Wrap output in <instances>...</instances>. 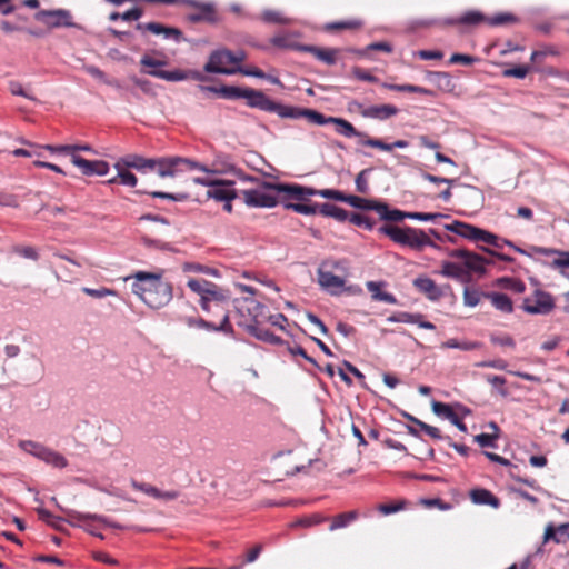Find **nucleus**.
<instances>
[{"label": "nucleus", "mask_w": 569, "mask_h": 569, "mask_svg": "<svg viewBox=\"0 0 569 569\" xmlns=\"http://www.w3.org/2000/svg\"><path fill=\"white\" fill-rule=\"evenodd\" d=\"M301 118H305L309 123L318 126L335 124L337 133L347 138L357 137L359 138L360 144L377 148L382 151L390 152L395 148L405 149L409 146L406 140H396L392 143H386L380 139L371 138L367 133L358 131L351 122L343 118L327 117L313 109L302 108Z\"/></svg>", "instance_id": "f257e3e1"}, {"label": "nucleus", "mask_w": 569, "mask_h": 569, "mask_svg": "<svg viewBox=\"0 0 569 569\" xmlns=\"http://www.w3.org/2000/svg\"><path fill=\"white\" fill-rule=\"evenodd\" d=\"M122 163L127 168L138 171H157L161 178L176 177L181 172L200 170L210 172L203 164L181 157H164L158 159H147L137 154H129L122 158Z\"/></svg>", "instance_id": "f03ea898"}, {"label": "nucleus", "mask_w": 569, "mask_h": 569, "mask_svg": "<svg viewBox=\"0 0 569 569\" xmlns=\"http://www.w3.org/2000/svg\"><path fill=\"white\" fill-rule=\"evenodd\" d=\"M132 278V291L150 308L159 309L172 299V287L163 281L161 276L152 272L139 271Z\"/></svg>", "instance_id": "7ed1b4c3"}, {"label": "nucleus", "mask_w": 569, "mask_h": 569, "mask_svg": "<svg viewBox=\"0 0 569 569\" xmlns=\"http://www.w3.org/2000/svg\"><path fill=\"white\" fill-rule=\"evenodd\" d=\"M187 287L199 296V305L201 309L210 313L213 309L223 318L224 313L229 315L230 291L210 282L203 278L189 277Z\"/></svg>", "instance_id": "20e7f679"}, {"label": "nucleus", "mask_w": 569, "mask_h": 569, "mask_svg": "<svg viewBox=\"0 0 569 569\" xmlns=\"http://www.w3.org/2000/svg\"><path fill=\"white\" fill-rule=\"evenodd\" d=\"M293 183H272L258 181L254 187L240 191V198L248 207L273 208L286 200H295L287 189Z\"/></svg>", "instance_id": "39448f33"}, {"label": "nucleus", "mask_w": 569, "mask_h": 569, "mask_svg": "<svg viewBox=\"0 0 569 569\" xmlns=\"http://www.w3.org/2000/svg\"><path fill=\"white\" fill-rule=\"evenodd\" d=\"M449 256L451 258L461 260L462 266L450 261H443L440 273L445 277L453 279H461L463 276L471 271L483 273L485 266L489 263V260L482 256L466 249H455L449 253Z\"/></svg>", "instance_id": "423d86ee"}, {"label": "nucleus", "mask_w": 569, "mask_h": 569, "mask_svg": "<svg viewBox=\"0 0 569 569\" xmlns=\"http://www.w3.org/2000/svg\"><path fill=\"white\" fill-rule=\"evenodd\" d=\"M379 232L389 237L393 242L413 250L420 251L427 246L435 247L433 241L421 229L383 224L379 228Z\"/></svg>", "instance_id": "0eeeda50"}, {"label": "nucleus", "mask_w": 569, "mask_h": 569, "mask_svg": "<svg viewBox=\"0 0 569 569\" xmlns=\"http://www.w3.org/2000/svg\"><path fill=\"white\" fill-rule=\"evenodd\" d=\"M244 99H247V104L249 107L257 108L266 112L277 113L280 118H301V107L287 106L273 101L260 90L248 88Z\"/></svg>", "instance_id": "6e6552de"}, {"label": "nucleus", "mask_w": 569, "mask_h": 569, "mask_svg": "<svg viewBox=\"0 0 569 569\" xmlns=\"http://www.w3.org/2000/svg\"><path fill=\"white\" fill-rule=\"evenodd\" d=\"M446 228L447 230L472 241H482L498 249H501L503 244H507L512 247L516 251L522 254L525 253L522 249L513 246L510 241L500 240L498 236L466 222L455 221L453 223L446 226Z\"/></svg>", "instance_id": "1a4fd4ad"}, {"label": "nucleus", "mask_w": 569, "mask_h": 569, "mask_svg": "<svg viewBox=\"0 0 569 569\" xmlns=\"http://www.w3.org/2000/svg\"><path fill=\"white\" fill-rule=\"evenodd\" d=\"M141 66L152 68V70H148L147 72L153 77L159 79H163L167 81H182V80H197L203 81L204 76L197 70H180L176 69L172 71L158 70V67L166 66L167 62L163 60H157L152 57L144 54L140 60Z\"/></svg>", "instance_id": "9d476101"}, {"label": "nucleus", "mask_w": 569, "mask_h": 569, "mask_svg": "<svg viewBox=\"0 0 569 569\" xmlns=\"http://www.w3.org/2000/svg\"><path fill=\"white\" fill-rule=\"evenodd\" d=\"M555 306L553 297L540 289H536L522 302V309L530 315H549L555 309Z\"/></svg>", "instance_id": "9b49d317"}, {"label": "nucleus", "mask_w": 569, "mask_h": 569, "mask_svg": "<svg viewBox=\"0 0 569 569\" xmlns=\"http://www.w3.org/2000/svg\"><path fill=\"white\" fill-rule=\"evenodd\" d=\"M194 182L202 186H208L207 191L208 198L214 199L216 201L223 202L226 200H233L240 197L233 189V181L229 180H207L204 178H196Z\"/></svg>", "instance_id": "f8f14e48"}, {"label": "nucleus", "mask_w": 569, "mask_h": 569, "mask_svg": "<svg viewBox=\"0 0 569 569\" xmlns=\"http://www.w3.org/2000/svg\"><path fill=\"white\" fill-rule=\"evenodd\" d=\"M287 191L290 192V196L293 197L297 201H309V198L312 196H320L326 199L336 200L345 202L346 194L340 190L335 189H315L311 187H305L297 183H293L292 188H288Z\"/></svg>", "instance_id": "ddd939ff"}, {"label": "nucleus", "mask_w": 569, "mask_h": 569, "mask_svg": "<svg viewBox=\"0 0 569 569\" xmlns=\"http://www.w3.org/2000/svg\"><path fill=\"white\" fill-rule=\"evenodd\" d=\"M340 261H326L318 269V282L319 284L329 290L330 292H336L345 286V280L333 274L335 269H339Z\"/></svg>", "instance_id": "4468645a"}, {"label": "nucleus", "mask_w": 569, "mask_h": 569, "mask_svg": "<svg viewBox=\"0 0 569 569\" xmlns=\"http://www.w3.org/2000/svg\"><path fill=\"white\" fill-rule=\"evenodd\" d=\"M234 64L233 52L229 50H217L210 54L208 62L204 64V71L210 73L232 74L236 69L228 66Z\"/></svg>", "instance_id": "2eb2a0df"}, {"label": "nucleus", "mask_w": 569, "mask_h": 569, "mask_svg": "<svg viewBox=\"0 0 569 569\" xmlns=\"http://www.w3.org/2000/svg\"><path fill=\"white\" fill-rule=\"evenodd\" d=\"M64 513H67L68 518H70V520H68V523L72 525V526H83V527H86L87 531H89V533H91L100 539H102V535L93 531V529H91L89 522L97 521V522L103 523L106 526H110L112 528H119L118 525H111L108 522V520L106 518H103L102 516L96 515V513H82V512H78V511H74L71 509H64Z\"/></svg>", "instance_id": "dca6fc26"}, {"label": "nucleus", "mask_w": 569, "mask_h": 569, "mask_svg": "<svg viewBox=\"0 0 569 569\" xmlns=\"http://www.w3.org/2000/svg\"><path fill=\"white\" fill-rule=\"evenodd\" d=\"M36 20L44 23L48 28L72 27V17L69 11L58 10H40L34 14Z\"/></svg>", "instance_id": "f3484780"}, {"label": "nucleus", "mask_w": 569, "mask_h": 569, "mask_svg": "<svg viewBox=\"0 0 569 569\" xmlns=\"http://www.w3.org/2000/svg\"><path fill=\"white\" fill-rule=\"evenodd\" d=\"M183 321L190 328L204 329L208 331H222L224 333L232 332V326L229 320V315L227 313H224L219 323L207 321L198 317H186L183 318Z\"/></svg>", "instance_id": "a211bd4d"}, {"label": "nucleus", "mask_w": 569, "mask_h": 569, "mask_svg": "<svg viewBox=\"0 0 569 569\" xmlns=\"http://www.w3.org/2000/svg\"><path fill=\"white\" fill-rule=\"evenodd\" d=\"M72 163L84 176H106L109 172V163L103 160H87L78 154H72Z\"/></svg>", "instance_id": "6ab92c4d"}, {"label": "nucleus", "mask_w": 569, "mask_h": 569, "mask_svg": "<svg viewBox=\"0 0 569 569\" xmlns=\"http://www.w3.org/2000/svg\"><path fill=\"white\" fill-rule=\"evenodd\" d=\"M413 287L429 300L438 301L443 297V290L431 278L420 276L413 280Z\"/></svg>", "instance_id": "aec40b11"}, {"label": "nucleus", "mask_w": 569, "mask_h": 569, "mask_svg": "<svg viewBox=\"0 0 569 569\" xmlns=\"http://www.w3.org/2000/svg\"><path fill=\"white\" fill-rule=\"evenodd\" d=\"M136 29L139 31H149L158 36L162 34L164 38H172L177 42H180L182 39V32L180 29L167 27L159 22L138 23Z\"/></svg>", "instance_id": "412c9836"}, {"label": "nucleus", "mask_w": 569, "mask_h": 569, "mask_svg": "<svg viewBox=\"0 0 569 569\" xmlns=\"http://www.w3.org/2000/svg\"><path fill=\"white\" fill-rule=\"evenodd\" d=\"M132 488L153 498L161 501H173L177 498L180 497V491L178 490H169V491H162L149 483L144 482H132Z\"/></svg>", "instance_id": "4be33fe9"}, {"label": "nucleus", "mask_w": 569, "mask_h": 569, "mask_svg": "<svg viewBox=\"0 0 569 569\" xmlns=\"http://www.w3.org/2000/svg\"><path fill=\"white\" fill-rule=\"evenodd\" d=\"M431 410H433V413L437 415L438 418L447 421L460 419L457 411L463 415L469 413V410H467L462 405L456 403L452 406L435 400L431 401Z\"/></svg>", "instance_id": "5701e85b"}, {"label": "nucleus", "mask_w": 569, "mask_h": 569, "mask_svg": "<svg viewBox=\"0 0 569 569\" xmlns=\"http://www.w3.org/2000/svg\"><path fill=\"white\" fill-rule=\"evenodd\" d=\"M447 24L450 26H467V27H476L480 23H487V17L477 10H470L465 12L458 18H449L446 20Z\"/></svg>", "instance_id": "b1692460"}, {"label": "nucleus", "mask_w": 569, "mask_h": 569, "mask_svg": "<svg viewBox=\"0 0 569 569\" xmlns=\"http://www.w3.org/2000/svg\"><path fill=\"white\" fill-rule=\"evenodd\" d=\"M301 51L311 53L318 60L325 62L328 66H332L337 62V56L339 50L331 48H320L316 46H301Z\"/></svg>", "instance_id": "393cba45"}, {"label": "nucleus", "mask_w": 569, "mask_h": 569, "mask_svg": "<svg viewBox=\"0 0 569 569\" xmlns=\"http://www.w3.org/2000/svg\"><path fill=\"white\" fill-rule=\"evenodd\" d=\"M399 112L398 108L392 104L371 106L360 110L365 118H373L385 120L396 116Z\"/></svg>", "instance_id": "a878e982"}, {"label": "nucleus", "mask_w": 569, "mask_h": 569, "mask_svg": "<svg viewBox=\"0 0 569 569\" xmlns=\"http://www.w3.org/2000/svg\"><path fill=\"white\" fill-rule=\"evenodd\" d=\"M197 9V12L190 13L188 16V20L191 22H200L206 21L213 23L217 21V14L214 7L210 3H199L196 1V4L192 6Z\"/></svg>", "instance_id": "bb28decb"}, {"label": "nucleus", "mask_w": 569, "mask_h": 569, "mask_svg": "<svg viewBox=\"0 0 569 569\" xmlns=\"http://www.w3.org/2000/svg\"><path fill=\"white\" fill-rule=\"evenodd\" d=\"M426 77L431 83H433L439 90L443 92H451L455 89V83L448 72L428 71Z\"/></svg>", "instance_id": "cd10ccee"}, {"label": "nucleus", "mask_w": 569, "mask_h": 569, "mask_svg": "<svg viewBox=\"0 0 569 569\" xmlns=\"http://www.w3.org/2000/svg\"><path fill=\"white\" fill-rule=\"evenodd\" d=\"M470 500L477 506H491L496 509L500 507V500L487 489H471Z\"/></svg>", "instance_id": "c85d7f7f"}, {"label": "nucleus", "mask_w": 569, "mask_h": 569, "mask_svg": "<svg viewBox=\"0 0 569 569\" xmlns=\"http://www.w3.org/2000/svg\"><path fill=\"white\" fill-rule=\"evenodd\" d=\"M553 540L558 543L569 541V523H561L557 527L548 525L543 532V541Z\"/></svg>", "instance_id": "c756f323"}, {"label": "nucleus", "mask_w": 569, "mask_h": 569, "mask_svg": "<svg viewBox=\"0 0 569 569\" xmlns=\"http://www.w3.org/2000/svg\"><path fill=\"white\" fill-rule=\"evenodd\" d=\"M286 209L292 210L297 213L305 216H313L319 213V206L317 203H308V201L286 200L282 201Z\"/></svg>", "instance_id": "7c9ffc66"}, {"label": "nucleus", "mask_w": 569, "mask_h": 569, "mask_svg": "<svg viewBox=\"0 0 569 569\" xmlns=\"http://www.w3.org/2000/svg\"><path fill=\"white\" fill-rule=\"evenodd\" d=\"M485 298L489 299L492 306L505 313H511L513 311V303L511 299L500 292H487L483 295Z\"/></svg>", "instance_id": "2f4dec72"}, {"label": "nucleus", "mask_w": 569, "mask_h": 569, "mask_svg": "<svg viewBox=\"0 0 569 569\" xmlns=\"http://www.w3.org/2000/svg\"><path fill=\"white\" fill-rule=\"evenodd\" d=\"M199 88L202 91L220 93L223 98H227V99L246 98V93L248 90V88L229 87V86H223L220 89H216L214 87H207V86H200Z\"/></svg>", "instance_id": "473e14b6"}, {"label": "nucleus", "mask_w": 569, "mask_h": 569, "mask_svg": "<svg viewBox=\"0 0 569 569\" xmlns=\"http://www.w3.org/2000/svg\"><path fill=\"white\" fill-rule=\"evenodd\" d=\"M376 212L382 220L395 222L401 221L405 218H408V214H410V212H405L399 209H390L388 204L383 202L378 203Z\"/></svg>", "instance_id": "72a5a7b5"}, {"label": "nucleus", "mask_w": 569, "mask_h": 569, "mask_svg": "<svg viewBox=\"0 0 569 569\" xmlns=\"http://www.w3.org/2000/svg\"><path fill=\"white\" fill-rule=\"evenodd\" d=\"M383 88L398 91V92H412L420 93L429 97H435L436 93L433 90L427 89L425 87L415 86V84H393V83H383Z\"/></svg>", "instance_id": "f704fd0d"}, {"label": "nucleus", "mask_w": 569, "mask_h": 569, "mask_svg": "<svg viewBox=\"0 0 569 569\" xmlns=\"http://www.w3.org/2000/svg\"><path fill=\"white\" fill-rule=\"evenodd\" d=\"M319 213L323 217H331L338 221H346L348 219V212L335 204L331 203H322L319 206Z\"/></svg>", "instance_id": "c9c22d12"}, {"label": "nucleus", "mask_w": 569, "mask_h": 569, "mask_svg": "<svg viewBox=\"0 0 569 569\" xmlns=\"http://www.w3.org/2000/svg\"><path fill=\"white\" fill-rule=\"evenodd\" d=\"M36 458L44 461V463L53 467V468H63L68 465L64 457L61 456V453L49 450L47 452H42L41 455L37 456Z\"/></svg>", "instance_id": "e433bc0d"}, {"label": "nucleus", "mask_w": 569, "mask_h": 569, "mask_svg": "<svg viewBox=\"0 0 569 569\" xmlns=\"http://www.w3.org/2000/svg\"><path fill=\"white\" fill-rule=\"evenodd\" d=\"M345 202L350 204L353 208L362 209V210H373L377 211L378 201L365 199L358 196H347Z\"/></svg>", "instance_id": "4c0bfd02"}, {"label": "nucleus", "mask_w": 569, "mask_h": 569, "mask_svg": "<svg viewBox=\"0 0 569 569\" xmlns=\"http://www.w3.org/2000/svg\"><path fill=\"white\" fill-rule=\"evenodd\" d=\"M357 519V512L350 511V512H343L332 518L331 526H329V530H338L346 528L350 522L356 521Z\"/></svg>", "instance_id": "58836bf2"}, {"label": "nucleus", "mask_w": 569, "mask_h": 569, "mask_svg": "<svg viewBox=\"0 0 569 569\" xmlns=\"http://www.w3.org/2000/svg\"><path fill=\"white\" fill-rule=\"evenodd\" d=\"M518 22V18L510 12H499L492 17H487V23L491 27L513 24Z\"/></svg>", "instance_id": "ea45409f"}, {"label": "nucleus", "mask_w": 569, "mask_h": 569, "mask_svg": "<svg viewBox=\"0 0 569 569\" xmlns=\"http://www.w3.org/2000/svg\"><path fill=\"white\" fill-rule=\"evenodd\" d=\"M368 289L372 293V298L378 301H383L390 305L397 302L396 297L392 293L381 291L379 284L376 282H368Z\"/></svg>", "instance_id": "a19ab883"}, {"label": "nucleus", "mask_w": 569, "mask_h": 569, "mask_svg": "<svg viewBox=\"0 0 569 569\" xmlns=\"http://www.w3.org/2000/svg\"><path fill=\"white\" fill-rule=\"evenodd\" d=\"M23 144L30 146L32 148H36L38 150L46 149L49 150L52 153H63L69 154L72 158V154H74V148L69 147V144H60V146H52V144H46V146H36L27 140H22Z\"/></svg>", "instance_id": "79ce46f5"}, {"label": "nucleus", "mask_w": 569, "mask_h": 569, "mask_svg": "<svg viewBox=\"0 0 569 569\" xmlns=\"http://www.w3.org/2000/svg\"><path fill=\"white\" fill-rule=\"evenodd\" d=\"M536 252L540 253V254H543V256H550V254H553V253H559L561 257L559 259H556L553 260L552 264L553 267H565V268H569V251L567 252H559L557 250H553V249H548V248H536L535 249Z\"/></svg>", "instance_id": "37998d69"}, {"label": "nucleus", "mask_w": 569, "mask_h": 569, "mask_svg": "<svg viewBox=\"0 0 569 569\" xmlns=\"http://www.w3.org/2000/svg\"><path fill=\"white\" fill-rule=\"evenodd\" d=\"M18 447H20L21 450L32 455L34 458L42 452L51 450L32 440H21L18 442Z\"/></svg>", "instance_id": "c03bdc74"}, {"label": "nucleus", "mask_w": 569, "mask_h": 569, "mask_svg": "<svg viewBox=\"0 0 569 569\" xmlns=\"http://www.w3.org/2000/svg\"><path fill=\"white\" fill-rule=\"evenodd\" d=\"M443 348L461 349V350H476L481 347L477 341H459L457 339H449L442 343Z\"/></svg>", "instance_id": "a18cd8bd"}, {"label": "nucleus", "mask_w": 569, "mask_h": 569, "mask_svg": "<svg viewBox=\"0 0 569 569\" xmlns=\"http://www.w3.org/2000/svg\"><path fill=\"white\" fill-rule=\"evenodd\" d=\"M244 301L248 303V310L252 316V319L256 323H259L262 321V319L266 318L263 315L264 306L258 302L254 299H244Z\"/></svg>", "instance_id": "49530a36"}, {"label": "nucleus", "mask_w": 569, "mask_h": 569, "mask_svg": "<svg viewBox=\"0 0 569 569\" xmlns=\"http://www.w3.org/2000/svg\"><path fill=\"white\" fill-rule=\"evenodd\" d=\"M362 23L359 20H348L340 22H331L326 26V30L336 31V30H357L361 28Z\"/></svg>", "instance_id": "de8ad7c7"}, {"label": "nucleus", "mask_w": 569, "mask_h": 569, "mask_svg": "<svg viewBox=\"0 0 569 569\" xmlns=\"http://www.w3.org/2000/svg\"><path fill=\"white\" fill-rule=\"evenodd\" d=\"M182 269L186 272L206 273V274H210V276H213V277H218L219 276V271L217 269L210 268V267H207V266H203V264H200V263L188 262V263L183 264Z\"/></svg>", "instance_id": "09e8293b"}, {"label": "nucleus", "mask_w": 569, "mask_h": 569, "mask_svg": "<svg viewBox=\"0 0 569 569\" xmlns=\"http://www.w3.org/2000/svg\"><path fill=\"white\" fill-rule=\"evenodd\" d=\"M39 519L46 521L47 525L51 526L57 530H62V519L53 516L47 509L39 508L38 509Z\"/></svg>", "instance_id": "8fccbe9b"}, {"label": "nucleus", "mask_w": 569, "mask_h": 569, "mask_svg": "<svg viewBox=\"0 0 569 569\" xmlns=\"http://www.w3.org/2000/svg\"><path fill=\"white\" fill-rule=\"evenodd\" d=\"M262 19L266 22L269 23H280V24H288L290 23V19L284 17L282 12L277 10H266L262 13Z\"/></svg>", "instance_id": "3c124183"}, {"label": "nucleus", "mask_w": 569, "mask_h": 569, "mask_svg": "<svg viewBox=\"0 0 569 569\" xmlns=\"http://www.w3.org/2000/svg\"><path fill=\"white\" fill-rule=\"evenodd\" d=\"M116 168L118 170L119 183L124 184V186H129V187H136L137 186L138 179H137V177L132 172H130V171H128L126 169H122L120 167V162H118L116 164Z\"/></svg>", "instance_id": "603ef678"}, {"label": "nucleus", "mask_w": 569, "mask_h": 569, "mask_svg": "<svg viewBox=\"0 0 569 569\" xmlns=\"http://www.w3.org/2000/svg\"><path fill=\"white\" fill-rule=\"evenodd\" d=\"M529 71H530V67L529 66L521 64V66H516V67L507 68V69L502 70V76L505 78L523 79V78L527 77Z\"/></svg>", "instance_id": "864d4df0"}, {"label": "nucleus", "mask_w": 569, "mask_h": 569, "mask_svg": "<svg viewBox=\"0 0 569 569\" xmlns=\"http://www.w3.org/2000/svg\"><path fill=\"white\" fill-rule=\"evenodd\" d=\"M559 51L553 46H546L539 50H536L531 53V61L532 62H542L543 59L548 56H558Z\"/></svg>", "instance_id": "5fc2aeb1"}, {"label": "nucleus", "mask_w": 569, "mask_h": 569, "mask_svg": "<svg viewBox=\"0 0 569 569\" xmlns=\"http://www.w3.org/2000/svg\"><path fill=\"white\" fill-rule=\"evenodd\" d=\"M485 293L479 292L476 289L471 288H465L463 290V303L468 307H476L480 300L481 297H483Z\"/></svg>", "instance_id": "6e6d98bb"}, {"label": "nucleus", "mask_w": 569, "mask_h": 569, "mask_svg": "<svg viewBox=\"0 0 569 569\" xmlns=\"http://www.w3.org/2000/svg\"><path fill=\"white\" fill-rule=\"evenodd\" d=\"M13 252L18 256L37 261L39 259L38 250L31 246H14Z\"/></svg>", "instance_id": "4d7b16f0"}, {"label": "nucleus", "mask_w": 569, "mask_h": 569, "mask_svg": "<svg viewBox=\"0 0 569 569\" xmlns=\"http://www.w3.org/2000/svg\"><path fill=\"white\" fill-rule=\"evenodd\" d=\"M498 433H480L475 437V442L481 448H495V440H497Z\"/></svg>", "instance_id": "13d9d810"}, {"label": "nucleus", "mask_w": 569, "mask_h": 569, "mask_svg": "<svg viewBox=\"0 0 569 569\" xmlns=\"http://www.w3.org/2000/svg\"><path fill=\"white\" fill-rule=\"evenodd\" d=\"M349 220L351 223L363 227L368 230H371L373 228L375 222L367 216L361 213H351L349 217Z\"/></svg>", "instance_id": "bf43d9fd"}, {"label": "nucleus", "mask_w": 569, "mask_h": 569, "mask_svg": "<svg viewBox=\"0 0 569 569\" xmlns=\"http://www.w3.org/2000/svg\"><path fill=\"white\" fill-rule=\"evenodd\" d=\"M82 291L87 296L92 297V298H98V299L117 295V292L114 290L106 288V287H101L99 289L83 288Z\"/></svg>", "instance_id": "052dcab7"}, {"label": "nucleus", "mask_w": 569, "mask_h": 569, "mask_svg": "<svg viewBox=\"0 0 569 569\" xmlns=\"http://www.w3.org/2000/svg\"><path fill=\"white\" fill-rule=\"evenodd\" d=\"M443 217L445 214L438 212H410V214H408L409 219L419 221H436Z\"/></svg>", "instance_id": "680f3d73"}, {"label": "nucleus", "mask_w": 569, "mask_h": 569, "mask_svg": "<svg viewBox=\"0 0 569 569\" xmlns=\"http://www.w3.org/2000/svg\"><path fill=\"white\" fill-rule=\"evenodd\" d=\"M490 341L493 345H498L501 347L515 348V346H516L513 338L506 333L505 335H491Z\"/></svg>", "instance_id": "e2e57ef3"}, {"label": "nucleus", "mask_w": 569, "mask_h": 569, "mask_svg": "<svg viewBox=\"0 0 569 569\" xmlns=\"http://www.w3.org/2000/svg\"><path fill=\"white\" fill-rule=\"evenodd\" d=\"M479 59L473 56L463 54V53H453L450 59L449 63H462L465 66H470L477 62Z\"/></svg>", "instance_id": "0e129e2a"}, {"label": "nucleus", "mask_w": 569, "mask_h": 569, "mask_svg": "<svg viewBox=\"0 0 569 569\" xmlns=\"http://www.w3.org/2000/svg\"><path fill=\"white\" fill-rule=\"evenodd\" d=\"M9 90L10 92L13 94V96H21V97H24L29 100H36V98L33 96H31L29 92H27L22 84L18 81H10L9 82Z\"/></svg>", "instance_id": "69168bd1"}, {"label": "nucleus", "mask_w": 569, "mask_h": 569, "mask_svg": "<svg viewBox=\"0 0 569 569\" xmlns=\"http://www.w3.org/2000/svg\"><path fill=\"white\" fill-rule=\"evenodd\" d=\"M417 427L420 428V430L425 431V433L428 435V437L435 439V440H441V431H439L438 428L431 427L428 423L423 421H417Z\"/></svg>", "instance_id": "338daca9"}, {"label": "nucleus", "mask_w": 569, "mask_h": 569, "mask_svg": "<svg viewBox=\"0 0 569 569\" xmlns=\"http://www.w3.org/2000/svg\"><path fill=\"white\" fill-rule=\"evenodd\" d=\"M419 144L423 148L432 149V150H439L441 148V143L435 139H431L428 136H419L418 137Z\"/></svg>", "instance_id": "774afa93"}]
</instances>
